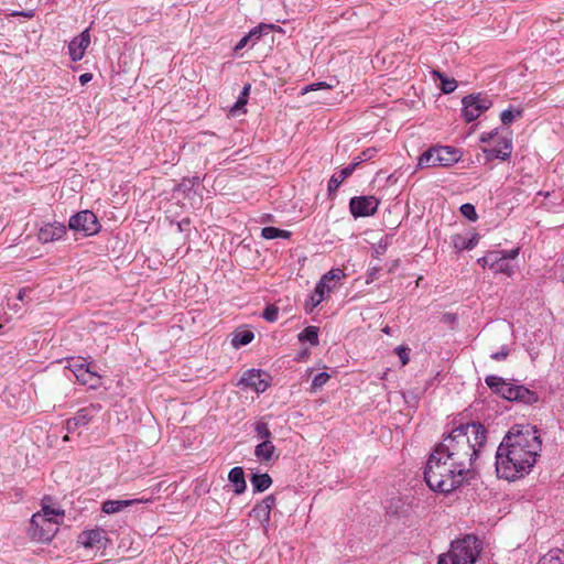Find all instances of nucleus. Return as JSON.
<instances>
[{
	"mask_svg": "<svg viewBox=\"0 0 564 564\" xmlns=\"http://www.w3.org/2000/svg\"><path fill=\"white\" fill-rule=\"evenodd\" d=\"M462 104V116L467 122L476 120L492 106L491 99L480 93L465 96Z\"/></svg>",
	"mask_w": 564,
	"mask_h": 564,
	"instance_id": "obj_8",
	"label": "nucleus"
},
{
	"mask_svg": "<svg viewBox=\"0 0 564 564\" xmlns=\"http://www.w3.org/2000/svg\"><path fill=\"white\" fill-rule=\"evenodd\" d=\"M542 451L539 431L530 424H516L502 438L496 452V473L513 481L529 474Z\"/></svg>",
	"mask_w": 564,
	"mask_h": 564,
	"instance_id": "obj_1",
	"label": "nucleus"
},
{
	"mask_svg": "<svg viewBox=\"0 0 564 564\" xmlns=\"http://www.w3.org/2000/svg\"><path fill=\"white\" fill-rule=\"evenodd\" d=\"M276 505V499L273 495L267 496L263 500L256 503V506L250 511V517L257 520L264 531L268 530L271 511Z\"/></svg>",
	"mask_w": 564,
	"mask_h": 564,
	"instance_id": "obj_13",
	"label": "nucleus"
},
{
	"mask_svg": "<svg viewBox=\"0 0 564 564\" xmlns=\"http://www.w3.org/2000/svg\"><path fill=\"white\" fill-rule=\"evenodd\" d=\"M329 378L330 376L327 372H318L317 375H315V377L312 380V390L317 391L318 389H321L329 380Z\"/></svg>",
	"mask_w": 564,
	"mask_h": 564,
	"instance_id": "obj_32",
	"label": "nucleus"
},
{
	"mask_svg": "<svg viewBox=\"0 0 564 564\" xmlns=\"http://www.w3.org/2000/svg\"><path fill=\"white\" fill-rule=\"evenodd\" d=\"M492 271L495 273H505L507 275H511L513 273V268L512 265L510 264V262H508L505 257L502 256L500 258V260L496 263V265L494 267Z\"/></svg>",
	"mask_w": 564,
	"mask_h": 564,
	"instance_id": "obj_31",
	"label": "nucleus"
},
{
	"mask_svg": "<svg viewBox=\"0 0 564 564\" xmlns=\"http://www.w3.org/2000/svg\"><path fill=\"white\" fill-rule=\"evenodd\" d=\"M459 160V151L452 147H432L424 151L417 161V167L451 166Z\"/></svg>",
	"mask_w": 564,
	"mask_h": 564,
	"instance_id": "obj_7",
	"label": "nucleus"
},
{
	"mask_svg": "<svg viewBox=\"0 0 564 564\" xmlns=\"http://www.w3.org/2000/svg\"><path fill=\"white\" fill-rule=\"evenodd\" d=\"M90 44L89 29L84 30L78 36L74 37L68 44V53L73 62L80 61L85 51Z\"/></svg>",
	"mask_w": 564,
	"mask_h": 564,
	"instance_id": "obj_16",
	"label": "nucleus"
},
{
	"mask_svg": "<svg viewBox=\"0 0 564 564\" xmlns=\"http://www.w3.org/2000/svg\"><path fill=\"white\" fill-rule=\"evenodd\" d=\"M380 200L375 196H359L350 199L349 208L355 218L368 217L377 212Z\"/></svg>",
	"mask_w": 564,
	"mask_h": 564,
	"instance_id": "obj_12",
	"label": "nucleus"
},
{
	"mask_svg": "<svg viewBox=\"0 0 564 564\" xmlns=\"http://www.w3.org/2000/svg\"><path fill=\"white\" fill-rule=\"evenodd\" d=\"M487 442V429L479 422H468L453 429L435 447L458 467L470 471Z\"/></svg>",
	"mask_w": 564,
	"mask_h": 564,
	"instance_id": "obj_2",
	"label": "nucleus"
},
{
	"mask_svg": "<svg viewBox=\"0 0 564 564\" xmlns=\"http://www.w3.org/2000/svg\"><path fill=\"white\" fill-rule=\"evenodd\" d=\"M395 351H397L398 356L400 357L402 366H405L410 360V357H409L410 349L404 346H399L395 348Z\"/></svg>",
	"mask_w": 564,
	"mask_h": 564,
	"instance_id": "obj_37",
	"label": "nucleus"
},
{
	"mask_svg": "<svg viewBox=\"0 0 564 564\" xmlns=\"http://www.w3.org/2000/svg\"><path fill=\"white\" fill-rule=\"evenodd\" d=\"M107 541L105 530L98 528L84 531L78 538V542L86 549H105Z\"/></svg>",
	"mask_w": 564,
	"mask_h": 564,
	"instance_id": "obj_15",
	"label": "nucleus"
},
{
	"mask_svg": "<svg viewBox=\"0 0 564 564\" xmlns=\"http://www.w3.org/2000/svg\"><path fill=\"white\" fill-rule=\"evenodd\" d=\"M268 377V373L264 371L249 369L243 373L240 383L258 393L264 392L269 387Z\"/></svg>",
	"mask_w": 564,
	"mask_h": 564,
	"instance_id": "obj_14",
	"label": "nucleus"
},
{
	"mask_svg": "<svg viewBox=\"0 0 564 564\" xmlns=\"http://www.w3.org/2000/svg\"><path fill=\"white\" fill-rule=\"evenodd\" d=\"M250 481H251L254 492H262V491L267 490L272 484V479H271L270 475L267 473L253 474L251 476Z\"/></svg>",
	"mask_w": 564,
	"mask_h": 564,
	"instance_id": "obj_24",
	"label": "nucleus"
},
{
	"mask_svg": "<svg viewBox=\"0 0 564 564\" xmlns=\"http://www.w3.org/2000/svg\"><path fill=\"white\" fill-rule=\"evenodd\" d=\"M432 75L434 78H438L441 80V90L444 94H451L457 88L456 79L445 76L440 70H433Z\"/></svg>",
	"mask_w": 564,
	"mask_h": 564,
	"instance_id": "obj_25",
	"label": "nucleus"
},
{
	"mask_svg": "<svg viewBox=\"0 0 564 564\" xmlns=\"http://www.w3.org/2000/svg\"><path fill=\"white\" fill-rule=\"evenodd\" d=\"M253 337H254V335L250 330L238 332L235 334V336L232 338V345L235 347L248 345L249 343L252 341Z\"/></svg>",
	"mask_w": 564,
	"mask_h": 564,
	"instance_id": "obj_30",
	"label": "nucleus"
},
{
	"mask_svg": "<svg viewBox=\"0 0 564 564\" xmlns=\"http://www.w3.org/2000/svg\"><path fill=\"white\" fill-rule=\"evenodd\" d=\"M501 251H490L487 253V259L489 260V269L492 270L494 267L496 265V263L500 260L501 258Z\"/></svg>",
	"mask_w": 564,
	"mask_h": 564,
	"instance_id": "obj_40",
	"label": "nucleus"
},
{
	"mask_svg": "<svg viewBox=\"0 0 564 564\" xmlns=\"http://www.w3.org/2000/svg\"><path fill=\"white\" fill-rule=\"evenodd\" d=\"M151 498H138V499H128V500H106L101 505L102 512L107 514H112L122 511L127 507H131L133 505L139 503H148L151 502Z\"/></svg>",
	"mask_w": 564,
	"mask_h": 564,
	"instance_id": "obj_17",
	"label": "nucleus"
},
{
	"mask_svg": "<svg viewBox=\"0 0 564 564\" xmlns=\"http://www.w3.org/2000/svg\"><path fill=\"white\" fill-rule=\"evenodd\" d=\"M485 382L495 393L508 401H516L527 405L534 404L539 401V397L535 391H532L522 384L506 381L501 377L489 375L485 378Z\"/></svg>",
	"mask_w": 564,
	"mask_h": 564,
	"instance_id": "obj_6",
	"label": "nucleus"
},
{
	"mask_svg": "<svg viewBox=\"0 0 564 564\" xmlns=\"http://www.w3.org/2000/svg\"><path fill=\"white\" fill-rule=\"evenodd\" d=\"M250 41V35H245L240 39V41L235 45V51L238 52L242 50L245 46H247L248 42Z\"/></svg>",
	"mask_w": 564,
	"mask_h": 564,
	"instance_id": "obj_47",
	"label": "nucleus"
},
{
	"mask_svg": "<svg viewBox=\"0 0 564 564\" xmlns=\"http://www.w3.org/2000/svg\"><path fill=\"white\" fill-rule=\"evenodd\" d=\"M330 290H332V286H329L324 281L319 280L317 285L315 286L314 293L316 294V296L322 295V300H324L325 293L330 292Z\"/></svg>",
	"mask_w": 564,
	"mask_h": 564,
	"instance_id": "obj_38",
	"label": "nucleus"
},
{
	"mask_svg": "<svg viewBox=\"0 0 564 564\" xmlns=\"http://www.w3.org/2000/svg\"><path fill=\"white\" fill-rule=\"evenodd\" d=\"M379 271V268L378 267H372L370 268L369 270V279L367 280V282H370V281H373L377 279V272Z\"/></svg>",
	"mask_w": 564,
	"mask_h": 564,
	"instance_id": "obj_50",
	"label": "nucleus"
},
{
	"mask_svg": "<svg viewBox=\"0 0 564 564\" xmlns=\"http://www.w3.org/2000/svg\"><path fill=\"white\" fill-rule=\"evenodd\" d=\"M63 440L68 441L69 440L68 435H65Z\"/></svg>",
	"mask_w": 564,
	"mask_h": 564,
	"instance_id": "obj_55",
	"label": "nucleus"
},
{
	"mask_svg": "<svg viewBox=\"0 0 564 564\" xmlns=\"http://www.w3.org/2000/svg\"><path fill=\"white\" fill-rule=\"evenodd\" d=\"M468 473L434 447L425 465L424 479L432 490L448 494L463 484Z\"/></svg>",
	"mask_w": 564,
	"mask_h": 564,
	"instance_id": "obj_3",
	"label": "nucleus"
},
{
	"mask_svg": "<svg viewBox=\"0 0 564 564\" xmlns=\"http://www.w3.org/2000/svg\"><path fill=\"white\" fill-rule=\"evenodd\" d=\"M478 264H480L482 268H489V260L487 259V254L479 258L477 260Z\"/></svg>",
	"mask_w": 564,
	"mask_h": 564,
	"instance_id": "obj_52",
	"label": "nucleus"
},
{
	"mask_svg": "<svg viewBox=\"0 0 564 564\" xmlns=\"http://www.w3.org/2000/svg\"><path fill=\"white\" fill-rule=\"evenodd\" d=\"M254 431L257 434L263 438V441L271 440V431L269 429V425L264 422H258L256 424Z\"/></svg>",
	"mask_w": 564,
	"mask_h": 564,
	"instance_id": "obj_35",
	"label": "nucleus"
},
{
	"mask_svg": "<svg viewBox=\"0 0 564 564\" xmlns=\"http://www.w3.org/2000/svg\"><path fill=\"white\" fill-rule=\"evenodd\" d=\"M247 35H250V40H252V39H257L258 40L261 36V32L258 29H253Z\"/></svg>",
	"mask_w": 564,
	"mask_h": 564,
	"instance_id": "obj_51",
	"label": "nucleus"
},
{
	"mask_svg": "<svg viewBox=\"0 0 564 564\" xmlns=\"http://www.w3.org/2000/svg\"><path fill=\"white\" fill-rule=\"evenodd\" d=\"M523 115V110L521 108H514V109H506L500 115V120L502 124L509 126L517 118H521Z\"/></svg>",
	"mask_w": 564,
	"mask_h": 564,
	"instance_id": "obj_29",
	"label": "nucleus"
},
{
	"mask_svg": "<svg viewBox=\"0 0 564 564\" xmlns=\"http://www.w3.org/2000/svg\"><path fill=\"white\" fill-rule=\"evenodd\" d=\"M28 290L25 288L19 290L18 292V300L23 301L26 295Z\"/></svg>",
	"mask_w": 564,
	"mask_h": 564,
	"instance_id": "obj_54",
	"label": "nucleus"
},
{
	"mask_svg": "<svg viewBox=\"0 0 564 564\" xmlns=\"http://www.w3.org/2000/svg\"><path fill=\"white\" fill-rule=\"evenodd\" d=\"M481 551V541L466 535L452 542L451 550L438 556L437 564H475Z\"/></svg>",
	"mask_w": 564,
	"mask_h": 564,
	"instance_id": "obj_5",
	"label": "nucleus"
},
{
	"mask_svg": "<svg viewBox=\"0 0 564 564\" xmlns=\"http://www.w3.org/2000/svg\"><path fill=\"white\" fill-rule=\"evenodd\" d=\"M377 150L375 148H369L362 151L361 155L357 158L358 165L364 162L372 159L376 154Z\"/></svg>",
	"mask_w": 564,
	"mask_h": 564,
	"instance_id": "obj_39",
	"label": "nucleus"
},
{
	"mask_svg": "<svg viewBox=\"0 0 564 564\" xmlns=\"http://www.w3.org/2000/svg\"><path fill=\"white\" fill-rule=\"evenodd\" d=\"M512 152V142L508 138H502L500 141V147H495L489 150H486L488 158L500 159L506 161L510 158Z\"/></svg>",
	"mask_w": 564,
	"mask_h": 564,
	"instance_id": "obj_21",
	"label": "nucleus"
},
{
	"mask_svg": "<svg viewBox=\"0 0 564 564\" xmlns=\"http://www.w3.org/2000/svg\"><path fill=\"white\" fill-rule=\"evenodd\" d=\"M68 368L80 384L88 386L90 389L100 387L101 377L85 362V359H73Z\"/></svg>",
	"mask_w": 564,
	"mask_h": 564,
	"instance_id": "obj_9",
	"label": "nucleus"
},
{
	"mask_svg": "<svg viewBox=\"0 0 564 564\" xmlns=\"http://www.w3.org/2000/svg\"><path fill=\"white\" fill-rule=\"evenodd\" d=\"M501 251V256L505 257V259L510 262V260H513L518 257L519 254V248H514V249H511V250H500Z\"/></svg>",
	"mask_w": 564,
	"mask_h": 564,
	"instance_id": "obj_43",
	"label": "nucleus"
},
{
	"mask_svg": "<svg viewBox=\"0 0 564 564\" xmlns=\"http://www.w3.org/2000/svg\"><path fill=\"white\" fill-rule=\"evenodd\" d=\"M261 236L268 240L276 238L289 239L291 237V232L276 227H264L261 230Z\"/></svg>",
	"mask_w": 564,
	"mask_h": 564,
	"instance_id": "obj_28",
	"label": "nucleus"
},
{
	"mask_svg": "<svg viewBox=\"0 0 564 564\" xmlns=\"http://www.w3.org/2000/svg\"><path fill=\"white\" fill-rule=\"evenodd\" d=\"M322 295L316 296L315 293H313L310 297V300L306 302V307H310V311H312L314 307H316L322 302Z\"/></svg>",
	"mask_w": 564,
	"mask_h": 564,
	"instance_id": "obj_44",
	"label": "nucleus"
},
{
	"mask_svg": "<svg viewBox=\"0 0 564 564\" xmlns=\"http://www.w3.org/2000/svg\"><path fill=\"white\" fill-rule=\"evenodd\" d=\"M344 276H345V273L343 270L332 269L326 274H324L321 280L328 284L329 281L340 280Z\"/></svg>",
	"mask_w": 564,
	"mask_h": 564,
	"instance_id": "obj_36",
	"label": "nucleus"
},
{
	"mask_svg": "<svg viewBox=\"0 0 564 564\" xmlns=\"http://www.w3.org/2000/svg\"><path fill=\"white\" fill-rule=\"evenodd\" d=\"M278 316H279V308L273 304L268 305L262 313V317L267 322H270V323L275 322L278 319Z\"/></svg>",
	"mask_w": 564,
	"mask_h": 564,
	"instance_id": "obj_34",
	"label": "nucleus"
},
{
	"mask_svg": "<svg viewBox=\"0 0 564 564\" xmlns=\"http://www.w3.org/2000/svg\"><path fill=\"white\" fill-rule=\"evenodd\" d=\"M358 166V162H354L349 164L348 166L341 169L338 173L332 175V177L328 181L327 189L329 194L335 193L340 184L349 177L355 169Z\"/></svg>",
	"mask_w": 564,
	"mask_h": 564,
	"instance_id": "obj_20",
	"label": "nucleus"
},
{
	"mask_svg": "<svg viewBox=\"0 0 564 564\" xmlns=\"http://www.w3.org/2000/svg\"><path fill=\"white\" fill-rule=\"evenodd\" d=\"M539 564H564V551L554 549L541 557Z\"/></svg>",
	"mask_w": 564,
	"mask_h": 564,
	"instance_id": "obj_26",
	"label": "nucleus"
},
{
	"mask_svg": "<svg viewBox=\"0 0 564 564\" xmlns=\"http://www.w3.org/2000/svg\"><path fill=\"white\" fill-rule=\"evenodd\" d=\"M228 479L232 484L236 495H241L246 491L247 482L241 467H234L228 474Z\"/></svg>",
	"mask_w": 564,
	"mask_h": 564,
	"instance_id": "obj_22",
	"label": "nucleus"
},
{
	"mask_svg": "<svg viewBox=\"0 0 564 564\" xmlns=\"http://www.w3.org/2000/svg\"><path fill=\"white\" fill-rule=\"evenodd\" d=\"M330 86L327 85L326 83L324 82H321V83H316V84H312V85H308L306 86L304 89H303V94H306L311 90H316V89H329Z\"/></svg>",
	"mask_w": 564,
	"mask_h": 564,
	"instance_id": "obj_42",
	"label": "nucleus"
},
{
	"mask_svg": "<svg viewBox=\"0 0 564 564\" xmlns=\"http://www.w3.org/2000/svg\"><path fill=\"white\" fill-rule=\"evenodd\" d=\"M12 15H21V17H25V18H33L34 17V11L33 10L17 11Z\"/></svg>",
	"mask_w": 564,
	"mask_h": 564,
	"instance_id": "obj_49",
	"label": "nucleus"
},
{
	"mask_svg": "<svg viewBox=\"0 0 564 564\" xmlns=\"http://www.w3.org/2000/svg\"><path fill=\"white\" fill-rule=\"evenodd\" d=\"M498 135V129H495L490 132H482L479 137V140L480 142L482 143H487L489 142L490 140H492L495 137Z\"/></svg>",
	"mask_w": 564,
	"mask_h": 564,
	"instance_id": "obj_45",
	"label": "nucleus"
},
{
	"mask_svg": "<svg viewBox=\"0 0 564 564\" xmlns=\"http://www.w3.org/2000/svg\"><path fill=\"white\" fill-rule=\"evenodd\" d=\"M100 403H90L87 406L79 409L73 417L66 421V430L68 433L76 432L79 427L87 426L96 415L101 411Z\"/></svg>",
	"mask_w": 564,
	"mask_h": 564,
	"instance_id": "obj_11",
	"label": "nucleus"
},
{
	"mask_svg": "<svg viewBox=\"0 0 564 564\" xmlns=\"http://www.w3.org/2000/svg\"><path fill=\"white\" fill-rule=\"evenodd\" d=\"M509 355V349L506 348V347H502L501 350L497 351V352H494L491 354V358L494 360H497V361H500V360H503L507 358V356Z\"/></svg>",
	"mask_w": 564,
	"mask_h": 564,
	"instance_id": "obj_46",
	"label": "nucleus"
},
{
	"mask_svg": "<svg viewBox=\"0 0 564 564\" xmlns=\"http://www.w3.org/2000/svg\"><path fill=\"white\" fill-rule=\"evenodd\" d=\"M91 79H93V74L91 73H84V74H82L79 76V83L82 85L88 84Z\"/></svg>",
	"mask_w": 564,
	"mask_h": 564,
	"instance_id": "obj_48",
	"label": "nucleus"
},
{
	"mask_svg": "<svg viewBox=\"0 0 564 564\" xmlns=\"http://www.w3.org/2000/svg\"><path fill=\"white\" fill-rule=\"evenodd\" d=\"M479 238L478 234H473L469 238L464 235L456 234L451 237V243L457 251L471 250L479 242Z\"/></svg>",
	"mask_w": 564,
	"mask_h": 564,
	"instance_id": "obj_19",
	"label": "nucleus"
},
{
	"mask_svg": "<svg viewBox=\"0 0 564 564\" xmlns=\"http://www.w3.org/2000/svg\"><path fill=\"white\" fill-rule=\"evenodd\" d=\"M68 227L80 231L85 236H93L99 232L100 224L97 216L90 210H82L69 218Z\"/></svg>",
	"mask_w": 564,
	"mask_h": 564,
	"instance_id": "obj_10",
	"label": "nucleus"
},
{
	"mask_svg": "<svg viewBox=\"0 0 564 564\" xmlns=\"http://www.w3.org/2000/svg\"><path fill=\"white\" fill-rule=\"evenodd\" d=\"M64 517V511L43 506L40 512L32 516L28 534L31 540L45 543L50 542L58 531V525Z\"/></svg>",
	"mask_w": 564,
	"mask_h": 564,
	"instance_id": "obj_4",
	"label": "nucleus"
},
{
	"mask_svg": "<svg viewBox=\"0 0 564 564\" xmlns=\"http://www.w3.org/2000/svg\"><path fill=\"white\" fill-rule=\"evenodd\" d=\"M460 213L464 217H466L470 221H476L478 216L476 213V208L473 204L466 203L460 206Z\"/></svg>",
	"mask_w": 564,
	"mask_h": 564,
	"instance_id": "obj_33",
	"label": "nucleus"
},
{
	"mask_svg": "<svg viewBox=\"0 0 564 564\" xmlns=\"http://www.w3.org/2000/svg\"><path fill=\"white\" fill-rule=\"evenodd\" d=\"M249 90H250V85H246L241 91V95L239 96L237 102H236V107H240V106H243L247 104V97L249 95Z\"/></svg>",
	"mask_w": 564,
	"mask_h": 564,
	"instance_id": "obj_41",
	"label": "nucleus"
},
{
	"mask_svg": "<svg viewBox=\"0 0 564 564\" xmlns=\"http://www.w3.org/2000/svg\"><path fill=\"white\" fill-rule=\"evenodd\" d=\"M300 341H308L312 346L318 345V328L307 326L299 334Z\"/></svg>",
	"mask_w": 564,
	"mask_h": 564,
	"instance_id": "obj_27",
	"label": "nucleus"
},
{
	"mask_svg": "<svg viewBox=\"0 0 564 564\" xmlns=\"http://www.w3.org/2000/svg\"><path fill=\"white\" fill-rule=\"evenodd\" d=\"M275 452V446L271 440L262 441L254 448V455L260 462H269L272 459Z\"/></svg>",
	"mask_w": 564,
	"mask_h": 564,
	"instance_id": "obj_23",
	"label": "nucleus"
},
{
	"mask_svg": "<svg viewBox=\"0 0 564 564\" xmlns=\"http://www.w3.org/2000/svg\"><path fill=\"white\" fill-rule=\"evenodd\" d=\"M66 234V227L61 223L47 224L39 231V240L48 243L59 240Z\"/></svg>",
	"mask_w": 564,
	"mask_h": 564,
	"instance_id": "obj_18",
	"label": "nucleus"
},
{
	"mask_svg": "<svg viewBox=\"0 0 564 564\" xmlns=\"http://www.w3.org/2000/svg\"><path fill=\"white\" fill-rule=\"evenodd\" d=\"M178 229L181 231L185 230L188 226H189V220L188 219H183L182 221L178 223Z\"/></svg>",
	"mask_w": 564,
	"mask_h": 564,
	"instance_id": "obj_53",
	"label": "nucleus"
}]
</instances>
